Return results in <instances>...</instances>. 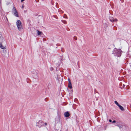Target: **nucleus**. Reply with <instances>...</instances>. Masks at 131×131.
Segmentation results:
<instances>
[{
  "instance_id": "obj_17",
  "label": "nucleus",
  "mask_w": 131,
  "mask_h": 131,
  "mask_svg": "<svg viewBox=\"0 0 131 131\" xmlns=\"http://www.w3.org/2000/svg\"><path fill=\"white\" fill-rule=\"evenodd\" d=\"M68 81H69V82H71V81H70V79L69 78L68 79Z\"/></svg>"
},
{
  "instance_id": "obj_21",
  "label": "nucleus",
  "mask_w": 131,
  "mask_h": 131,
  "mask_svg": "<svg viewBox=\"0 0 131 131\" xmlns=\"http://www.w3.org/2000/svg\"><path fill=\"white\" fill-rule=\"evenodd\" d=\"M118 126L119 127V128L120 129H121V126Z\"/></svg>"
},
{
  "instance_id": "obj_20",
  "label": "nucleus",
  "mask_w": 131,
  "mask_h": 131,
  "mask_svg": "<svg viewBox=\"0 0 131 131\" xmlns=\"http://www.w3.org/2000/svg\"><path fill=\"white\" fill-rule=\"evenodd\" d=\"M51 3L53 5V3L52 2V1H51Z\"/></svg>"
},
{
  "instance_id": "obj_18",
  "label": "nucleus",
  "mask_w": 131,
  "mask_h": 131,
  "mask_svg": "<svg viewBox=\"0 0 131 131\" xmlns=\"http://www.w3.org/2000/svg\"><path fill=\"white\" fill-rule=\"evenodd\" d=\"M125 86V85L124 84H123V88H124V86Z\"/></svg>"
},
{
  "instance_id": "obj_4",
  "label": "nucleus",
  "mask_w": 131,
  "mask_h": 131,
  "mask_svg": "<svg viewBox=\"0 0 131 131\" xmlns=\"http://www.w3.org/2000/svg\"><path fill=\"white\" fill-rule=\"evenodd\" d=\"M7 54H8L7 51L6 50L4 49L3 50V54H2L4 56H5Z\"/></svg>"
},
{
  "instance_id": "obj_1",
  "label": "nucleus",
  "mask_w": 131,
  "mask_h": 131,
  "mask_svg": "<svg viewBox=\"0 0 131 131\" xmlns=\"http://www.w3.org/2000/svg\"><path fill=\"white\" fill-rule=\"evenodd\" d=\"M16 25L18 29L21 30L23 29L22 26L21 21L19 20H18L16 22Z\"/></svg>"
},
{
  "instance_id": "obj_24",
  "label": "nucleus",
  "mask_w": 131,
  "mask_h": 131,
  "mask_svg": "<svg viewBox=\"0 0 131 131\" xmlns=\"http://www.w3.org/2000/svg\"><path fill=\"white\" fill-rule=\"evenodd\" d=\"M56 5H55V6L56 7L57 4H58L57 3H56Z\"/></svg>"
},
{
  "instance_id": "obj_12",
  "label": "nucleus",
  "mask_w": 131,
  "mask_h": 131,
  "mask_svg": "<svg viewBox=\"0 0 131 131\" xmlns=\"http://www.w3.org/2000/svg\"><path fill=\"white\" fill-rule=\"evenodd\" d=\"M13 11L14 12L17 11L16 9L14 7L13 8Z\"/></svg>"
},
{
  "instance_id": "obj_11",
  "label": "nucleus",
  "mask_w": 131,
  "mask_h": 131,
  "mask_svg": "<svg viewBox=\"0 0 131 131\" xmlns=\"http://www.w3.org/2000/svg\"><path fill=\"white\" fill-rule=\"evenodd\" d=\"M62 22L64 24H67V21L64 20H61Z\"/></svg>"
},
{
  "instance_id": "obj_6",
  "label": "nucleus",
  "mask_w": 131,
  "mask_h": 131,
  "mask_svg": "<svg viewBox=\"0 0 131 131\" xmlns=\"http://www.w3.org/2000/svg\"><path fill=\"white\" fill-rule=\"evenodd\" d=\"M0 47L1 49H5L6 48V46H3L2 44V43H0Z\"/></svg>"
},
{
  "instance_id": "obj_13",
  "label": "nucleus",
  "mask_w": 131,
  "mask_h": 131,
  "mask_svg": "<svg viewBox=\"0 0 131 131\" xmlns=\"http://www.w3.org/2000/svg\"><path fill=\"white\" fill-rule=\"evenodd\" d=\"M114 103L118 106L119 105L118 103L116 101H114Z\"/></svg>"
},
{
  "instance_id": "obj_10",
  "label": "nucleus",
  "mask_w": 131,
  "mask_h": 131,
  "mask_svg": "<svg viewBox=\"0 0 131 131\" xmlns=\"http://www.w3.org/2000/svg\"><path fill=\"white\" fill-rule=\"evenodd\" d=\"M37 33L38 35H41L42 34V32L41 31H39L38 30L37 31Z\"/></svg>"
},
{
  "instance_id": "obj_16",
  "label": "nucleus",
  "mask_w": 131,
  "mask_h": 131,
  "mask_svg": "<svg viewBox=\"0 0 131 131\" xmlns=\"http://www.w3.org/2000/svg\"><path fill=\"white\" fill-rule=\"evenodd\" d=\"M116 122V121H113V122H112V123H115Z\"/></svg>"
},
{
  "instance_id": "obj_7",
  "label": "nucleus",
  "mask_w": 131,
  "mask_h": 131,
  "mask_svg": "<svg viewBox=\"0 0 131 131\" xmlns=\"http://www.w3.org/2000/svg\"><path fill=\"white\" fill-rule=\"evenodd\" d=\"M14 14L15 16L17 17H19V16L18 14V13L17 11L14 12Z\"/></svg>"
},
{
  "instance_id": "obj_23",
  "label": "nucleus",
  "mask_w": 131,
  "mask_h": 131,
  "mask_svg": "<svg viewBox=\"0 0 131 131\" xmlns=\"http://www.w3.org/2000/svg\"><path fill=\"white\" fill-rule=\"evenodd\" d=\"M25 0H21V2H23V1H24Z\"/></svg>"
},
{
  "instance_id": "obj_8",
  "label": "nucleus",
  "mask_w": 131,
  "mask_h": 131,
  "mask_svg": "<svg viewBox=\"0 0 131 131\" xmlns=\"http://www.w3.org/2000/svg\"><path fill=\"white\" fill-rule=\"evenodd\" d=\"M118 106L119 107V108L122 111H123L124 110V109L123 107L120 105H119Z\"/></svg>"
},
{
  "instance_id": "obj_2",
  "label": "nucleus",
  "mask_w": 131,
  "mask_h": 131,
  "mask_svg": "<svg viewBox=\"0 0 131 131\" xmlns=\"http://www.w3.org/2000/svg\"><path fill=\"white\" fill-rule=\"evenodd\" d=\"M109 19L110 21L113 23L114 22H116L118 21V20L117 19L114 18L112 15H110Z\"/></svg>"
},
{
  "instance_id": "obj_9",
  "label": "nucleus",
  "mask_w": 131,
  "mask_h": 131,
  "mask_svg": "<svg viewBox=\"0 0 131 131\" xmlns=\"http://www.w3.org/2000/svg\"><path fill=\"white\" fill-rule=\"evenodd\" d=\"M68 87L70 88H72L71 82H69V83L68 84Z\"/></svg>"
},
{
  "instance_id": "obj_5",
  "label": "nucleus",
  "mask_w": 131,
  "mask_h": 131,
  "mask_svg": "<svg viewBox=\"0 0 131 131\" xmlns=\"http://www.w3.org/2000/svg\"><path fill=\"white\" fill-rule=\"evenodd\" d=\"M64 115L66 117H68L70 115L69 113L68 112H66L64 113Z\"/></svg>"
},
{
  "instance_id": "obj_3",
  "label": "nucleus",
  "mask_w": 131,
  "mask_h": 131,
  "mask_svg": "<svg viewBox=\"0 0 131 131\" xmlns=\"http://www.w3.org/2000/svg\"><path fill=\"white\" fill-rule=\"evenodd\" d=\"M4 40L3 37L2 36V33L0 32V43H2Z\"/></svg>"
},
{
  "instance_id": "obj_19",
  "label": "nucleus",
  "mask_w": 131,
  "mask_h": 131,
  "mask_svg": "<svg viewBox=\"0 0 131 131\" xmlns=\"http://www.w3.org/2000/svg\"><path fill=\"white\" fill-rule=\"evenodd\" d=\"M109 121L110 122H112V121L111 120V119H110L109 120Z\"/></svg>"
},
{
  "instance_id": "obj_15",
  "label": "nucleus",
  "mask_w": 131,
  "mask_h": 131,
  "mask_svg": "<svg viewBox=\"0 0 131 131\" xmlns=\"http://www.w3.org/2000/svg\"><path fill=\"white\" fill-rule=\"evenodd\" d=\"M74 39L77 40V37H74Z\"/></svg>"
},
{
  "instance_id": "obj_14",
  "label": "nucleus",
  "mask_w": 131,
  "mask_h": 131,
  "mask_svg": "<svg viewBox=\"0 0 131 131\" xmlns=\"http://www.w3.org/2000/svg\"><path fill=\"white\" fill-rule=\"evenodd\" d=\"M41 123L42 124H41V125L40 126H39L40 127L41 126H42V125H43V123H42V121H40L39 122V123Z\"/></svg>"
},
{
  "instance_id": "obj_22",
  "label": "nucleus",
  "mask_w": 131,
  "mask_h": 131,
  "mask_svg": "<svg viewBox=\"0 0 131 131\" xmlns=\"http://www.w3.org/2000/svg\"><path fill=\"white\" fill-rule=\"evenodd\" d=\"M45 125H47V124L46 123H45Z\"/></svg>"
},
{
  "instance_id": "obj_25",
  "label": "nucleus",
  "mask_w": 131,
  "mask_h": 131,
  "mask_svg": "<svg viewBox=\"0 0 131 131\" xmlns=\"http://www.w3.org/2000/svg\"><path fill=\"white\" fill-rule=\"evenodd\" d=\"M23 7H24V6L23 5V6H22V8H23Z\"/></svg>"
}]
</instances>
